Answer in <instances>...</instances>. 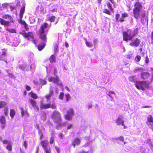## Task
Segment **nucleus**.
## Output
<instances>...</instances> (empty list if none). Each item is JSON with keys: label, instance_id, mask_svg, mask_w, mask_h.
<instances>
[{"label": "nucleus", "instance_id": "nucleus-1", "mask_svg": "<svg viewBox=\"0 0 153 153\" xmlns=\"http://www.w3.org/2000/svg\"><path fill=\"white\" fill-rule=\"evenodd\" d=\"M48 25L47 23H44L41 27L39 29L38 34L40 36V38L41 40L44 42L45 43L42 45H39L38 47V50L41 51L42 50L45 46V43L46 42V36L44 34V30L47 28Z\"/></svg>", "mask_w": 153, "mask_h": 153}, {"label": "nucleus", "instance_id": "nucleus-2", "mask_svg": "<svg viewBox=\"0 0 153 153\" xmlns=\"http://www.w3.org/2000/svg\"><path fill=\"white\" fill-rule=\"evenodd\" d=\"M138 29L137 28L134 31L128 29L123 32V40L126 42L131 40L137 34Z\"/></svg>", "mask_w": 153, "mask_h": 153}, {"label": "nucleus", "instance_id": "nucleus-3", "mask_svg": "<svg viewBox=\"0 0 153 153\" xmlns=\"http://www.w3.org/2000/svg\"><path fill=\"white\" fill-rule=\"evenodd\" d=\"M51 118L55 123L60 122L62 119L60 113L57 111H54L51 115Z\"/></svg>", "mask_w": 153, "mask_h": 153}, {"label": "nucleus", "instance_id": "nucleus-4", "mask_svg": "<svg viewBox=\"0 0 153 153\" xmlns=\"http://www.w3.org/2000/svg\"><path fill=\"white\" fill-rule=\"evenodd\" d=\"M20 34L22 35L24 37L27 38L28 40H30L33 42L34 44H36L37 43L34 39L33 34L31 32L26 33L24 32H20Z\"/></svg>", "mask_w": 153, "mask_h": 153}, {"label": "nucleus", "instance_id": "nucleus-5", "mask_svg": "<svg viewBox=\"0 0 153 153\" xmlns=\"http://www.w3.org/2000/svg\"><path fill=\"white\" fill-rule=\"evenodd\" d=\"M40 108L42 109H46L51 107L52 108L55 109L56 108V105L54 103H53L51 105V102H49L48 104L44 103L42 101L40 102Z\"/></svg>", "mask_w": 153, "mask_h": 153}, {"label": "nucleus", "instance_id": "nucleus-6", "mask_svg": "<svg viewBox=\"0 0 153 153\" xmlns=\"http://www.w3.org/2000/svg\"><path fill=\"white\" fill-rule=\"evenodd\" d=\"M74 111L72 108H70L67 111V114L64 115L65 119L67 120H70L74 115Z\"/></svg>", "mask_w": 153, "mask_h": 153}, {"label": "nucleus", "instance_id": "nucleus-7", "mask_svg": "<svg viewBox=\"0 0 153 153\" xmlns=\"http://www.w3.org/2000/svg\"><path fill=\"white\" fill-rule=\"evenodd\" d=\"M35 63H33V64H32V65L30 66V68L28 66L27 67V65L25 64H23L21 66L20 68L22 70H24L26 68V71H28L30 70L34 71L35 69Z\"/></svg>", "mask_w": 153, "mask_h": 153}, {"label": "nucleus", "instance_id": "nucleus-8", "mask_svg": "<svg viewBox=\"0 0 153 153\" xmlns=\"http://www.w3.org/2000/svg\"><path fill=\"white\" fill-rule=\"evenodd\" d=\"M48 81L50 82H53V83L57 84L58 85H62V83H59V77L56 76V77H49L48 78Z\"/></svg>", "mask_w": 153, "mask_h": 153}, {"label": "nucleus", "instance_id": "nucleus-9", "mask_svg": "<svg viewBox=\"0 0 153 153\" xmlns=\"http://www.w3.org/2000/svg\"><path fill=\"white\" fill-rule=\"evenodd\" d=\"M2 53L0 56V60H3L7 62V61L5 59V56L7 55V50L5 48L2 49Z\"/></svg>", "mask_w": 153, "mask_h": 153}, {"label": "nucleus", "instance_id": "nucleus-10", "mask_svg": "<svg viewBox=\"0 0 153 153\" xmlns=\"http://www.w3.org/2000/svg\"><path fill=\"white\" fill-rule=\"evenodd\" d=\"M54 93L52 89L51 86L49 89V94L45 96V97L47 99V102H48L50 101V98L53 95Z\"/></svg>", "mask_w": 153, "mask_h": 153}, {"label": "nucleus", "instance_id": "nucleus-11", "mask_svg": "<svg viewBox=\"0 0 153 153\" xmlns=\"http://www.w3.org/2000/svg\"><path fill=\"white\" fill-rule=\"evenodd\" d=\"M140 43V41L138 38H136L133 41L130 43L129 45L131 46L137 47Z\"/></svg>", "mask_w": 153, "mask_h": 153}, {"label": "nucleus", "instance_id": "nucleus-12", "mask_svg": "<svg viewBox=\"0 0 153 153\" xmlns=\"http://www.w3.org/2000/svg\"><path fill=\"white\" fill-rule=\"evenodd\" d=\"M150 76V74L148 72H142L141 74V77L143 79H147Z\"/></svg>", "mask_w": 153, "mask_h": 153}, {"label": "nucleus", "instance_id": "nucleus-13", "mask_svg": "<svg viewBox=\"0 0 153 153\" xmlns=\"http://www.w3.org/2000/svg\"><path fill=\"white\" fill-rule=\"evenodd\" d=\"M141 10H133V14L134 17L137 19H140L141 16Z\"/></svg>", "mask_w": 153, "mask_h": 153}, {"label": "nucleus", "instance_id": "nucleus-14", "mask_svg": "<svg viewBox=\"0 0 153 153\" xmlns=\"http://www.w3.org/2000/svg\"><path fill=\"white\" fill-rule=\"evenodd\" d=\"M48 142L47 140L42 141L41 142V145L45 150L50 148L48 146Z\"/></svg>", "mask_w": 153, "mask_h": 153}, {"label": "nucleus", "instance_id": "nucleus-15", "mask_svg": "<svg viewBox=\"0 0 153 153\" xmlns=\"http://www.w3.org/2000/svg\"><path fill=\"white\" fill-rule=\"evenodd\" d=\"M81 141L79 138H75L72 143V145L74 148H75L76 145L78 146L80 145Z\"/></svg>", "mask_w": 153, "mask_h": 153}, {"label": "nucleus", "instance_id": "nucleus-16", "mask_svg": "<svg viewBox=\"0 0 153 153\" xmlns=\"http://www.w3.org/2000/svg\"><path fill=\"white\" fill-rule=\"evenodd\" d=\"M142 81H137V82L136 84V87L139 89H141L142 90H145L144 88L142 87Z\"/></svg>", "mask_w": 153, "mask_h": 153}, {"label": "nucleus", "instance_id": "nucleus-17", "mask_svg": "<svg viewBox=\"0 0 153 153\" xmlns=\"http://www.w3.org/2000/svg\"><path fill=\"white\" fill-rule=\"evenodd\" d=\"M134 9L133 10H141L142 7L141 4L139 2H136L134 5Z\"/></svg>", "mask_w": 153, "mask_h": 153}, {"label": "nucleus", "instance_id": "nucleus-18", "mask_svg": "<svg viewBox=\"0 0 153 153\" xmlns=\"http://www.w3.org/2000/svg\"><path fill=\"white\" fill-rule=\"evenodd\" d=\"M116 123L117 125H121L122 126H124V121L121 117H119L117 119Z\"/></svg>", "mask_w": 153, "mask_h": 153}, {"label": "nucleus", "instance_id": "nucleus-19", "mask_svg": "<svg viewBox=\"0 0 153 153\" xmlns=\"http://www.w3.org/2000/svg\"><path fill=\"white\" fill-rule=\"evenodd\" d=\"M2 17L4 19H8L10 22H14V20L11 16L8 15H4Z\"/></svg>", "mask_w": 153, "mask_h": 153}, {"label": "nucleus", "instance_id": "nucleus-20", "mask_svg": "<svg viewBox=\"0 0 153 153\" xmlns=\"http://www.w3.org/2000/svg\"><path fill=\"white\" fill-rule=\"evenodd\" d=\"M0 22L2 25L5 26H7L9 25L10 22L9 21H6L1 18H0Z\"/></svg>", "mask_w": 153, "mask_h": 153}, {"label": "nucleus", "instance_id": "nucleus-21", "mask_svg": "<svg viewBox=\"0 0 153 153\" xmlns=\"http://www.w3.org/2000/svg\"><path fill=\"white\" fill-rule=\"evenodd\" d=\"M63 126H66L67 129H70L73 127V125L72 124L69 123L67 122L63 123Z\"/></svg>", "mask_w": 153, "mask_h": 153}, {"label": "nucleus", "instance_id": "nucleus-22", "mask_svg": "<svg viewBox=\"0 0 153 153\" xmlns=\"http://www.w3.org/2000/svg\"><path fill=\"white\" fill-rule=\"evenodd\" d=\"M25 6H23L22 7H21V9L19 14V16L20 19H22L23 16V14L25 10Z\"/></svg>", "mask_w": 153, "mask_h": 153}, {"label": "nucleus", "instance_id": "nucleus-23", "mask_svg": "<svg viewBox=\"0 0 153 153\" xmlns=\"http://www.w3.org/2000/svg\"><path fill=\"white\" fill-rule=\"evenodd\" d=\"M142 86L143 88H149V84L146 82V81H142Z\"/></svg>", "mask_w": 153, "mask_h": 153}, {"label": "nucleus", "instance_id": "nucleus-24", "mask_svg": "<svg viewBox=\"0 0 153 153\" xmlns=\"http://www.w3.org/2000/svg\"><path fill=\"white\" fill-rule=\"evenodd\" d=\"M7 149L9 151H11L12 149V144L11 141H9L6 147Z\"/></svg>", "mask_w": 153, "mask_h": 153}, {"label": "nucleus", "instance_id": "nucleus-25", "mask_svg": "<svg viewBox=\"0 0 153 153\" xmlns=\"http://www.w3.org/2000/svg\"><path fill=\"white\" fill-rule=\"evenodd\" d=\"M16 112L15 110L13 109H11L10 110V115L12 119H13V118Z\"/></svg>", "mask_w": 153, "mask_h": 153}, {"label": "nucleus", "instance_id": "nucleus-26", "mask_svg": "<svg viewBox=\"0 0 153 153\" xmlns=\"http://www.w3.org/2000/svg\"><path fill=\"white\" fill-rule=\"evenodd\" d=\"M29 102L32 105L33 107L34 108V107H36V101L35 100L32 99H30L29 100Z\"/></svg>", "mask_w": 153, "mask_h": 153}, {"label": "nucleus", "instance_id": "nucleus-27", "mask_svg": "<svg viewBox=\"0 0 153 153\" xmlns=\"http://www.w3.org/2000/svg\"><path fill=\"white\" fill-rule=\"evenodd\" d=\"M7 104V102L4 101H0V108H4Z\"/></svg>", "mask_w": 153, "mask_h": 153}, {"label": "nucleus", "instance_id": "nucleus-28", "mask_svg": "<svg viewBox=\"0 0 153 153\" xmlns=\"http://www.w3.org/2000/svg\"><path fill=\"white\" fill-rule=\"evenodd\" d=\"M20 109L21 110V114L22 117H23L25 114H26L27 115H28V113L26 111L25 112V110L23 108L21 107Z\"/></svg>", "mask_w": 153, "mask_h": 153}, {"label": "nucleus", "instance_id": "nucleus-29", "mask_svg": "<svg viewBox=\"0 0 153 153\" xmlns=\"http://www.w3.org/2000/svg\"><path fill=\"white\" fill-rule=\"evenodd\" d=\"M56 123H57V124L56 126V129L58 130L60 129L63 126V124L61 123L60 122Z\"/></svg>", "mask_w": 153, "mask_h": 153}, {"label": "nucleus", "instance_id": "nucleus-30", "mask_svg": "<svg viewBox=\"0 0 153 153\" xmlns=\"http://www.w3.org/2000/svg\"><path fill=\"white\" fill-rule=\"evenodd\" d=\"M135 76H132L129 77L128 79L130 81L132 82H134L135 81Z\"/></svg>", "mask_w": 153, "mask_h": 153}, {"label": "nucleus", "instance_id": "nucleus-31", "mask_svg": "<svg viewBox=\"0 0 153 153\" xmlns=\"http://www.w3.org/2000/svg\"><path fill=\"white\" fill-rule=\"evenodd\" d=\"M30 95V96L32 98L34 99H36L37 98V96L36 94H34L33 93H29Z\"/></svg>", "mask_w": 153, "mask_h": 153}, {"label": "nucleus", "instance_id": "nucleus-32", "mask_svg": "<svg viewBox=\"0 0 153 153\" xmlns=\"http://www.w3.org/2000/svg\"><path fill=\"white\" fill-rule=\"evenodd\" d=\"M0 121L1 124H4L5 123L6 121L5 117L4 116H2L0 119Z\"/></svg>", "mask_w": 153, "mask_h": 153}, {"label": "nucleus", "instance_id": "nucleus-33", "mask_svg": "<svg viewBox=\"0 0 153 153\" xmlns=\"http://www.w3.org/2000/svg\"><path fill=\"white\" fill-rule=\"evenodd\" d=\"M85 44L86 46L89 48H91L93 46V44L91 42H88L87 41H86L85 42Z\"/></svg>", "mask_w": 153, "mask_h": 153}, {"label": "nucleus", "instance_id": "nucleus-34", "mask_svg": "<svg viewBox=\"0 0 153 153\" xmlns=\"http://www.w3.org/2000/svg\"><path fill=\"white\" fill-rule=\"evenodd\" d=\"M55 60V57L54 55H52L51 56L50 59V62L52 63L53 62H54Z\"/></svg>", "mask_w": 153, "mask_h": 153}, {"label": "nucleus", "instance_id": "nucleus-35", "mask_svg": "<svg viewBox=\"0 0 153 153\" xmlns=\"http://www.w3.org/2000/svg\"><path fill=\"white\" fill-rule=\"evenodd\" d=\"M147 120L148 122H150L153 123V118L151 115H149L147 117Z\"/></svg>", "mask_w": 153, "mask_h": 153}, {"label": "nucleus", "instance_id": "nucleus-36", "mask_svg": "<svg viewBox=\"0 0 153 153\" xmlns=\"http://www.w3.org/2000/svg\"><path fill=\"white\" fill-rule=\"evenodd\" d=\"M64 95V93L63 92H61L59 96V99L61 100H62L63 99Z\"/></svg>", "mask_w": 153, "mask_h": 153}, {"label": "nucleus", "instance_id": "nucleus-37", "mask_svg": "<svg viewBox=\"0 0 153 153\" xmlns=\"http://www.w3.org/2000/svg\"><path fill=\"white\" fill-rule=\"evenodd\" d=\"M141 13L142 18H141V19L142 20V18L143 19L145 17L146 12L144 10H142L141 11Z\"/></svg>", "mask_w": 153, "mask_h": 153}, {"label": "nucleus", "instance_id": "nucleus-38", "mask_svg": "<svg viewBox=\"0 0 153 153\" xmlns=\"http://www.w3.org/2000/svg\"><path fill=\"white\" fill-rule=\"evenodd\" d=\"M55 19V17L53 16L49 17V20L50 22H53L54 21Z\"/></svg>", "mask_w": 153, "mask_h": 153}, {"label": "nucleus", "instance_id": "nucleus-39", "mask_svg": "<svg viewBox=\"0 0 153 153\" xmlns=\"http://www.w3.org/2000/svg\"><path fill=\"white\" fill-rule=\"evenodd\" d=\"M40 84L42 85H45L47 83L45 79H40Z\"/></svg>", "mask_w": 153, "mask_h": 153}, {"label": "nucleus", "instance_id": "nucleus-40", "mask_svg": "<svg viewBox=\"0 0 153 153\" xmlns=\"http://www.w3.org/2000/svg\"><path fill=\"white\" fill-rule=\"evenodd\" d=\"M6 30L9 31L11 33H16L15 30L13 29H9V28H6Z\"/></svg>", "mask_w": 153, "mask_h": 153}, {"label": "nucleus", "instance_id": "nucleus-41", "mask_svg": "<svg viewBox=\"0 0 153 153\" xmlns=\"http://www.w3.org/2000/svg\"><path fill=\"white\" fill-rule=\"evenodd\" d=\"M66 101L68 102L69 101L70 99V96L69 94H66L65 95Z\"/></svg>", "mask_w": 153, "mask_h": 153}, {"label": "nucleus", "instance_id": "nucleus-42", "mask_svg": "<svg viewBox=\"0 0 153 153\" xmlns=\"http://www.w3.org/2000/svg\"><path fill=\"white\" fill-rule=\"evenodd\" d=\"M54 51L55 54L57 53H58L59 51L58 49V46L56 44L54 46Z\"/></svg>", "mask_w": 153, "mask_h": 153}, {"label": "nucleus", "instance_id": "nucleus-43", "mask_svg": "<svg viewBox=\"0 0 153 153\" xmlns=\"http://www.w3.org/2000/svg\"><path fill=\"white\" fill-rule=\"evenodd\" d=\"M143 69L141 67L137 68L134 70V73H136L138 71H142Z\"/></svg>", "mask_w": 153, "mask_h": 153}, {"label": "nucleus", "instance_id": "nucleus-44", "mask_svg": "<svg viewBox=\"0 0 153 153\" xmlns=\"http://www.w3.org/2000/svg\"><path fill=\"white\" fill-rule=\"evenodd\" d=\"M140 59L141 57L138 55L135 58V60L137 62H139Z\"/></svg>", "mask_w": 153, "mask_h": 153}, {"label": "nucleus", "instance_id": "nucleus-45", "mask_svg": "<svg viewBox=\"0 0 153 153\" xmlns=\"http://www.w3.org/2000/svg\"><path fill=\"white\" fill-rule=\"evenodd\" d=\"M107 5L108 8L111 11H112L113 10V8L112 7L110 3H107Z\"/></svg>", "mask_w": 153, "mask_h": 153}, {"label": "nucleus", "instance_id": "nucleus-46", "mask_svg": "<svg viewBox=\"0 0 153 153\" xmlns=\"http://www.w3.org/2000/svg\"><path fill=\"white\" fill-rule=\"evenodd\" d=\"M103 12L104 13H105L106 14H109V15L111 14L110 12L108 9H105L103 11Z\"/></svg>", "mask_w": 153, "mask_h": 153}, {"label": "nucleus", "instance_id": "nucleus-47", "mask_svg": "<svg viewBox=\"0 0 153 153\" xmlns=\"http://www.w3.org/2000/svg\"><path fill=\"white\" fill-rule=\"evenodd\" d=\"M117 139L119 140L122 141H123L124 140V138L123 136H121L119 137H117Z\"/></svg>", "mask_w": 153, "mask_h": 153}, {"label": "nucleus", "instance_id": "nucleus-48", "mask_svg": "<svg viewBox=\"0 0 153 153\" xmlns=\"http://www.w3.org/2000/svg\"><path fill=\"white\" fill-rule=\"evenodd\" d=\"M89 151H86L84 150H80L78 153H88Z\"/></svg>", "mask_w": 153, "mask_h": 153}, {"label": "nucleus", "instance_id": "nucleus-49", "mask_svg": "<svg viewBox=\"0 0 153 153\" xmlns=\"http://www.w3.org/2000/svg\"><path fill=\"white\" fill-rule=\"evenodd\" d=\"M23 146L25 147V149H26L27 147V141H25L24 142V144H23Z\"/></svg>", "mask_w": 153, "mask_h": 153}, {"label": "nucleus", "instance_id": "nucleus-50", "mask_svg": "<svg viewBox=\"0 0 153 153\" xmlns=\"http://www.w3.org/2000/svg\"><path fill=\"white\" fill-rule=\"evenodd\" d=\"M54 141V138L53 137H51L50 139V143L52 144L53 143Z\"/></svg>", "mask_w": 153, "mask_h": 153}, {"label": "nucleus", "instance_id": "nucleus-51", "mask_svg": "<svg viewBox=\"0 0 153 153\" xmlns=\"http://www.w3.org/2000/svg\"><path fill=\"white\" fill-rule=\"evenodd\" d=\"M45 151L46 153H51V150L50 148L47 149L45 150Z\"/></svg>", "mask_w": 153, "mask_h": 153}, {"label": "nucleus", "instance_id": "nucleus-52", "mask_svg": "<svg viewBox=\"0 0 153 153\" xmlns=\"http://www.w3.org/2000/svg\"><path fill=\"white\" fill-rule=\"evenodd\" d=\"M64 136L63 134L61 133H60L59 134V136L60 139H62Z\"/></svg>", "mask_w": 153, "mask_h": 153}, {"label": "nucleus", "instance_id": "nucleus-53", "mask_svg": "<svg viewBox=\"0 0 153 153\" xmlns=\"http://www.w3.org/2000/svg\"><path fill=\"white\" fill-rule=\"evenodd\" d=\"M89 142H88L87 143H85L84 145L82 146V147H86L87 146H89Z\"/></svg>", "mask_w": 153, "mask_h": 153}, {"label": "nucleus", "instance_id": "nucleus-54", "mask_svg": "<svg viewBox=\"0 0 153 153\" xmlns=\"http://www.w3.org/2000/svg\"><path fill=\"white\" fill-rule=\"evenodd\" d=\"M9 5V4L8 3H6L2 4V6L3 7H5L7 8Z\"/></svg>", "mask_w": 153, "mask_h": 153}, {"label": "nucleus", "instance_id": "nucleus-55", "mask_svg": "<svg viewBox=\"0 0 153 153\" xmlns=\"http://www.w3.org/2000/svg\"><path fill=\"white\" fill-rule=\"evenodd\" d=\"M120 16V15L119 14H116V15L115 17L116 20L118 21L119 20V18Z\"/></svg>", "mask_w": 153, "mask_h": 153}, {"label": "nucleus", "instance_id": "nucleus-56", "mask_svg": "<svg viewBox=\"0 0 153 153\" xmlns=\"http://www.w3.org/2000/svg\"><path fill=\"white\" fill-rule=\"evenodd\" d=\"M145 62L147 64H148L149 63V58L147 56L145 58Z\"/></svg>", "mask_w": 153, "mask_h": 153}, {"label": "nucleus", "instance_id": "nucleus-57", "mask_svg": "<svg viewBox=\"0 0 153 153\" xmlns=\"http://www.w3.org/2000/svg\"><path fill=\"white\" fill-rule=\"evenodd\" d=\"M39 133L40 136V139H41L42 138L43 136V134H42V133L41 131H40L39 130Z\"/></svg>", "mask_w": 153, "mask_h": 153}, {"label": "nucleus", "instance_id": "nucleus-58", "mask_svg": "<svg viewBox=\"0 0 153 153\" xmlns=\"http://www.w3.org/2000/svg\"><path fill=\"white\" fill-rule=\"evenodd\" d=\"M122 16L124 18L125 17H128V15L126 13H123L122 15Z\"/></svg>", "mask_w": 153, "mask_h": 153}, {"label": "nucleus", "instance_id": "nucleus-59", "mask_svg": "<svg viewBox=\"0 0 153 153\" xmlns=\"http://www.w3.org/2000/svg\"><path fill=\"white\" fill-rule=\"evenodd\" d=\"M2 142L4 144H8L9 141H8L7 140H4L2 141Z\"/></svg>", "mask_w": 153, "mask_h": 153}, {"label": "nucleus", "instance_id": "nucleus-60", "mask_svg": "<svg viewBox=\"0 0 153 153\" xmlns=\"http://www.w3.org/2000/svg\"><path fill=\"white\" fill-rule=\"evenodd\" d=\"M8 76L9 77L12 78H13L14 77V76L12 74L10 73L8 74Z\"/></svg>", "mask_w": 153, "mask_h": 153}, {"label": "nucleus", "instance_id": "nucleus-61", "mask_svg": "<svg viewBox=\"0 0 153 153\" xmlns=\"http://www.w3.org/2000/svg\"><path fill=\"white\" fill-rule=\"evenodd\" d=\"M26 89L27 91H30L31 89L30 87L29 86L27 85H26Z\"/></svg>", "mask_w": 153, "mask_h": 153}, {"label": "nucleus", "instance_id": "nucleus-62", "mask_svg": "<svg viewBox=\"0 0 153 153\" xmlns=\"http://www.w3.org/2000/svg\"><path fill=\"white\" fill-rule=\"evenodd\" d=\"M43 116L44 118H43L42 120L44 121L46 119V115L45 113L43 112Z\"/></svg>", "mask_w": 153, "mask_h": 153}, {"label": "nucleus", "instance_id": "nucleus-63", "mask_svg": "<svg viewBox=\"0 0 153 153\" xmlns=\"http://www.w3.org/2000/svg\"><path fill=\"white\" fill-rule=\"evenodd\" d=\"M34 108L36 110V111H39V108L37 106H36V107H34Z\"/></svg>", "mask_w": 153, "mask_h": 153}, {"label": "nucleus", "instance_id": "nucleus-64", "mask_svg": "<svg viewBox=\"0 0 153 153\" xmlns=\"http://www.w3.org/2000/svg\"><path fill=\"white\" fill-rule=\"evenodd\" d=\"M124 21V18L122 16L121 18L120 19L119 21L120 22H122Z\"/></svg>", "mask_w": 153, "mask_h": 153}]
</instances>
